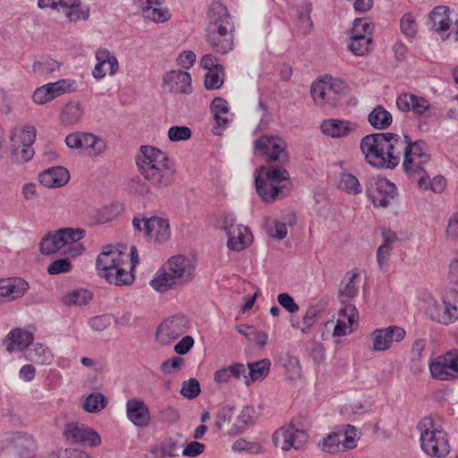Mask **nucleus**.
<instances>
[{"instance_id": "774afa93", "label": "nucleus", "mask_w": 458, "mask_h": 458, "mask_svg": "<svg viewBox=\"0 0 458 458\" xmlns=\"http://www.w3.org/2000/svg\"><path fill=\"white\" fill-rule=\"evenodd\" d=\"M233 415V407L224 406L219 409L216 416V427L221 429L224 425L228 424Z\"/></svg>"}, {"instance_id": "7ed1b4c3", "label": "nucleus", "mask_w": 458, "mask_h": 458, "mask_svg": "<svg viewBox=\"0 0 458 458\" xmlns=\"http://www.w3.org/2000/svg\"><path fill=\"white\" fill-rule=\"evenodd\" d=\"M136 163L141 175L156 189H165L174 181V169L167 155L152 146H142Z\"/></svg>"}, {"instance_id": "49530a36", "label": "nucleus", "mask_w": 458, "mask_h": 458, "mask_svg": "<svg viewBox=\"0 0 458 458\" xmlns=\"http://www.w3.org/2000/svg\"><path fill=\"white\" fill-rule=\"evenodd\" d=\"M92 299V294L85 289L73 290L63 297V301L67 306L86 305Z\"/></svg>"}, {"instance_id": "ea45409f", "label": "nucleus", "mask_w": 458, "mask_h": 458, "mask_svg": "<svg viewBox=\"0 0 458 458\" xmlns=\"http://www.w3.org/2000/svg\"><path fill=\"white\" fill-rule=\"evenodd\" d=\"M210 108L214 113L215 119L218 125L226 126L230 119L229 105L227 101L222 98H215L211 103Z\"/></svg>"}, {"instance_id": "b1692460", "label": "nucleus", "mask_w": 458, "mask_h": 458, "mask_svg": "<svg viewBox=\"0 0 458 458\" xmlns=\"http://www.w3.org/2000/svg\"><path fill=\"white\" fill-rule=\"evenodd\" d=\"M57 233L63 240L61 245L64 247V253L76 257L84 251L85 248L79 242L86 235L83 228L64 227L57 230Z\"/></svg>"}, {"instance_id": "864d4df0", "label": "nucleus", "mask_w": 458, "mask_h": 458, "mask_svg": "<svg viewBox=\"0 0 458 458\" xmlns=\"http://www.w3.org/2000/svg\"><path fill=\"white\" fill-rule=\"evenodd\" d=\"M323 80L327 83V88L334 98L335 104H337L340 96L345 91V82L343 80L334 78L331 75H325Z\"/></svg>"}, {"instance_id": "ddd939ff", "label": "nucleus", "mask_w": 458, "mask_h": 458, "mask_svg": "<svg viewBox=\"0 0 458 458\" xmlns=\"http://www.w3.org/2000/svg\"><path fill=\"white\" fill-rule=\"evenodd\" d=\"M366 194L375 207H388L397 195L395 184L386 178L371 177L366 183Z\"/></svg>"}, {"instance_id": "13d9d810", "label": "nucleus", "mask_w": 458, "mask_h": 458, "mask_svg": "<svg viewBox=\"0 0 458 458\" xmlns=\"http://www.w3.org/2000/svg\"><path fill=\"white\" fill-rule=\"evenodd\" d=\"M224 83V67L208 71L205 76V87L208 90L217 89Z\"/></svg>"}, {"instance_id": "de8ad7c7", "label": "nucleus", "mask_w": 458, "mask_h": 458, "mask_svg": "<svg viewBox=\"0 0 458 458\" xmlns=\"http://www.w3.org/2000/svg\"><path fill=\"white\" fill-rule=\"evenodd\" d=\"M342 432H333L328 434L320 444L322 450L329 454L344 451L345 449L342 443Z\"/></svg>"}, {"instance_id": "6ab92c4d", "label": "nucleus", "mask_w": 458, "mask_h": 458, "mask_svg": "<svg viewBox=\"0 0 458 458\" xmlns=\"http://www.w3.org/2000/svg\"><path fill=\"white\" fill-rule=\"evenodd\" d=\"M396 106L402 112H411L416 118H428L433 109L429 100L412 93H402L396 98Z\"/></svg>"}, {"instance_id": "c85d7f7f", "label": "nucleus", "mask_w": 458, "mask_h": 458, "mask_svg": "<svg viewBox=\"0 0 458 458\" xmlns=\"http://www.w3.org/2000/svg\"><path fill=\"white\" fill-rule=\"evenodd\" d=\"M38 180L47 188H61L68 183L70 173L64 166H53L41 172Z\"/></svg>"}, {"instance_id": "423d86ee", "label": "nucleus", "mask_w": 458, "mask_h": 458, "mask_svg": "<svg viewBox=\"0 0 458 458\" xmlns=\"http://www.w3.org/2000/svg\"><path fill=\"white\" fill-rule=\"evenodd\" d=\"M234 23L225 5L220 2L211 4L208 13L207 38L210 47L217 53L226 54L233 49Z\"/></svg>"}, {"instance_id": "2f4dec72", "label": "nucleus", "mask_w": 458, "mask_h": 458, "mask_svg": "<svg viewBox=\"0 0 458 458\" xmlns=\"http://www.w3.org/2000/svg\"><path fill=\"white\" fill-rule=\"evenodd\" d=\"M359 274L355 270L346 273L342 280L341 287L339 290V298L341 303L345 306L350 304L349 301L354 298L359 292Z\"/></svg>"}, {"instance_id": "412c9836", "label": "nucleus", "mask_w": 458, "mask_h": 458, "mask_svg": "<svg viewBox=\"0 0 458 458\" xmlns=\"http://www.w3.org/2000/svg\"><path fill=\"white\" fill-rule=\"evenodd\" d=\"M64 436L68 440L86 446H97L101 442L99 435L94 429L77 422H72L65 426Z\"/></svg>"}, {"instance_id": "20e7f679", "label": "nucleus", "mask_w": 458, "mask_h": 458, "mask_svg": "<svg viewBox=\"0 0 458 458\" xmlns=\"http://www.w3.org/2000/svg\"><path fill=\"white\" fill-rule=\"evenodd\" d=\"M194 261L183 255L171 257L149 282V285L158 293H165L190 283L195 276Z\"/></svg>"}, {"instance_id": "79ce46f5", "label": "nucleus", "mask_w": 458, "mask_h": 458, "mask_svg": "<svg viewBox=\"0 0 458 458\" xmlns=\"http://www.w3.org/2000/svg\"><path fill=\"white\" fill-rule=\"evenodd\" d=\"M61 67V63L48 56L35 61L32 64V72L37 76H47Z\"/></svg>"}, {"instance_id": "69168bd1", "label": "nucleus", "mask_w": 458, "mask_h": 458, "mask_svg": "<svg viewBox=\"0 0 458 458\" xmlns=\"http://www.w3.org/2000/svg\"><path fill=\"white\" fill-rule=\"evenodd\" d=\"M393 247H386V245H380L377 250V262L379 269L386 272L389 267V258Z\"/></svg>"}, {"instance_id": "9d476101", "label": "nucleus", "mask_w": 458, "mask_h": 458, "mask_svg": "<svg viewBox=\"0 0 458 458\" xmlns=\"http://www.w3.org/2000/svg\"><path fill=\"white\" fill-rule=\"evenodd\" d=\"M191 327L189 318L178 313L165 318L157 327L156 341L160 345H170L185 335Z\"/></svg>"}, {"instance_id": "a878e982", "label": "nucleus", "mask_w": 458, "mask_h": 458, "mask_svg": "<svg viewBox=\"0 0 458 458\" xmlns=\"http://www.w3.org/2000/svg\"><path fill=\"white\" fill-rule=\"evenodd\" d=\"M127 419L136 427H147L151 421L149 408L140 398H131L126 402Z\"/></svg>"}, {"instance_id": "f257e3e1", "label": "nucleus", "mask_w": 458, "mask_h": 458, "mask_svg": "<svg viewBox=\"0 0 458 458\" xmlns=\"http://www.w3.org/2000/svg\"><path fill=\"white\" fill-rule=\"evenodd\" d=\"M140 263L136 247L132 246L129 253L107 246L98 256V275L114 285H129L135 279L132 270Z\"/></svg>"}, {"instance_id": "9b49d317", "label": "nucleus", "mask_w": 458, "mask_h": 458, "mask_svg": "<svg viewBox=\"0 0 458 458\" xmlns=\"http://www.w3.org/2000/svg\"><path fill=\"white\" fill-rule=\"evenodd\" d=\"M219 228L226 234V245L231 250L242 251L249 247L253 241L250 229L242 225H235V219L230 215L223 216Z\"/></svg>"}, {"instance_id": "f8f14e48", "label": "nucleus", "mask_w": 458, "mask_h": 458, "mask_svg": "<svg viewBox=\"0 0 458 458\" xmlns=\"http://www.w3.org/2000/svg\"><path fill=\"white\" fill-rule=\"evenodd\" d=\"M431 377L439 381L458 380V349H452L429 361Z\"/></svg>"}, {"instance_id": "052dcab7", "label": "nucleus", "mask_w": 458, "mask_h": 458, "mask_svg": "<svg viewBox=\"0 0 458 458\" xmlns=\"http://www.w3.org/2000/svg\"><path fill=\"white\" fill-rule=\"evenodd\" d=\"M342 432V443L344 449H352L356 446V441L358 439L357 429L352 425H346L344 427Z\"/></svg>"}, {"instance_id": "37998d69", "label": "nucleus", "mask_w": 458, "mask_h": 458, "mask_svg": "<svg viewBox=\"0 0 458 458\" xmlns=\"http://www.w3.org/2000/svg\"><path fill=\"white\" fill-rule=\"evenodd\" d=\"M62 238L59 237L57 231L47 233L41 240L39 249L42 254L51 255L64 250Z\"/></svg>"}, {"instance_id": "338daca9", "label": "nucleus", "mask_w": 458, "mask_h": 458, "mask_svg": "<svg viewBox=\"0 0 458 458\" xmlns=\"http://www.w3.org/2000/svg\"><path fill=\"white\" fill-rule=\"evenodd\" d=\"M191 136L190 128L186 126H172L168 130V138L172 141L189 140Z\"/></svg>"}, {"instance_id": "0eeeda50", "label": "nucleus", "mask_w": 458, "mask_h": 458, "mask_svg": "<svg viewBox=\"0 0 458 458\" xmlns=\"http://www.w3.org/2000/svg\"><path fill=\"white\" fill-rule=\"evenodd\" d=\"M289 173L282 167L260 166L255 173L257 193L265 202H273L284 194Z\"/></svg>"}, {"instance_id": "603ef678", "label": "nucleus", "mask_w": 458, "mask_h": 458, "mask_svg": "<svg viewBox=\"0 0 458 458\" xmlns=\"http://www.w3.org/2000/svg\"><path fill=\"white\" fill-rule=\"evenodd\" d=\"M65 16L71 22H78L80 21H87L89 17V8L79 3L73 4L72 7L65 11Z\"/></svg>"}, {"instance_id": "4be33fe9", "label": "nucleus", "mask_w": 458, "mask_h": 458, "mask_svg": "<svg viewBox=\"0 0 458 458\" xmlns=\"http://www.w3.org/2000/svg\"><path fill=\"white\" fill-rule=\"evenodd\" d=\"M163 87L170 92L190 95L192 92L191 76L181 70L169 71L163 77Z\"/></svg>"}, {"instance_id": "a18cd8bd", "label": "nucleus", "mask_w": 458, "mask_h": 458, "mask_svg": "<svg viewBox=\"0 0 458 458\" xmlns=\"http://www.w3.org/2000/svg\"><path fill=\"white\" fill-rule=\"evenodd\" d=\"M107 405L106 397L101 393H92L88 395L82 404L83 409L90 413H97Z\"/></svg>"}, {"instance_id": "09e8293b", "label": "nucleus", "mask_w": 458, "mask_h": 458, "mask_svg": "<svg viewBox=\"0 0 458 458\" xmlns=\"http://www.w3.org/2000/svg\"><path fill=\"white\" fill-rule=\"evenodd\" d=\"M55 98L64 94L76 92L79 89L78 82L74 79H61L55 82H49Z\"/></svg>"}, {"instance_id": "3c124183", "label": "nucleus", "mask_w": 458, "mask_h": 458, "mask_svg": "<svg viewBox=\"0 0 458 458\" xmlns=\"http://www.w3.org/2000/svg\"><path fill=\"white\" fill-rule=\"evenodd\" d=\"M55 98H56L49 82L37 88L32 94V101L36 105H45Z\"/></svg>"}, {"instance_id": "680f3d73", "label": "nucleus", "mask_w": 458, "mask_h": 458, "mask_svg": "<svg viewBox=\"0 0 458 458\" xmlns=\"http://www.w3.org/2000/svg\"><path fill=\"white\" fill-rule=\"evenodd\" d=\"M267 230L269 236L283 240L287 234V227L285 223L277 220H271L267 223Z\"/></svg>"}, {"instance_id": "4d7b16f0", "label": "nucleus", "mask_w": 458, "mask_h": 458, "mask_svg": "<svg viewBox=\"0 0 458 458\" xmlns=\"http://www.w3.org/2000/svg\"><path fill=\"white\" fill-rule=\"evenodd\" d=\"M143 15L155 22H164L171 17L169 11L164 8L163 4H158V6L154 7H145Z\"/></svg>"}, {"instance_id": "473e14b6", "label": "nucleus", "mask_w": 458, "mask_h": 458, "mask_svg": "<svg viewBox=\"0 0 458 458\" xmlns=\"http://www.w3.org/2000/svg\"><path fill=\"white\" fill-rule=\"evenodd\" d=\"M36 128L31 125L21 129H15L11 135V149L13 153L18 154L22 146H32L36 140Z\"/></svg>"}, {"instance_id": "393cba45", "label": "nucleus", "mask_w": 458, "mask_h": 458, "mask_svg": "<svg viewBox=\"0 0 458 458\" xmlns=\"http://www.w3.org/2000/svg\"><path fill=\"white\" fill-rule=\"evenodd\" d=\"M95 57L98 61L92 70V76L100 80L107 73L114 75L119 71V63L114 53L106 48H98L95 52Z\"/></svg>"}, {"instance_id": "4c0bfd02", "label": "nucleus", "mask_w": 458, "mask_h": 458, "mask_svg": "<svg viewBox=\"0 0 458 458\" xmlns=\"http://www.w3.org/2000/svg\"><path fill=\"white\" fill-rule=\"evenodd\" d=\"M369 124L377 130L388 128L393 122L392 114L382 106H377L369 114Z\"/></svg>"}, {"instance_id": "58836bf2", "label": "nucleus", "mask_w": 458, "mask_h": 458, "mask_svg": "<svg viewBox=\"0 0 458 458\" xmlns=\"http://www.w3.org/2000/svg\"><path fill=\"white\" fill-rule=\"evenodd\" d=\"M271 362L268 359H263L247 365V376L250 385L256 381L263 380L269 373Z\"/></svg>"}, {"instance_id": "7c9ffc66", "label": "nucleus", "mask_w": 458, "mask_h": 458, "mask_svg": "<svg viewBox=\"0 0 458 458\" xmlns=\"http://www.w3.org/2000/svg\"><path fill=\"white\" fill-rule=\"evenodd\" d=\"M233 378L243 379L247 386H250V380L247 376L246 366L242 363H234L231 366L222 368L214 373V380L218 384L228 383Z\"/></svg>"}, {"instance_id": "e2e57ef3", "label": "nucleus", "mask_w": 458, "mask_h": 458, "mask_svg": "<svg viewBox=\"0 0 458 458\" xmlns=\"http://www.w3.org/2000/svg\"><path fill=\"white\" fill-rule=\"evenodd\" d=\"M72 270V263L69 259H58L51 262L47 267L49 275L68 273Z\"/></svg>"}, {"instance_id": "c9c22d12", "label": "nucleus", "mask_w": 458, "mask_h": 458, "mask_svg": "<svg viewBox=\"0 0 458 458\" xmlns=\"http://www.w3.org/2000/svg\"><path fill=\"white\" fill-rule=\"evenodd\" d=\"M310 93L314 102L318 106L329 105L334 106L336 105L323 78L312 83Z\"/></svg>"}, {"instance_id": "1a4fd4ad", "label": "nucleus", "mask_w": 458, "mask_h": 458, "mask_svg": "<svg viewBox=\"0 0 458 458\" xmlns=\"http://www.w3.org/2000/svg\"><path fill=\"white\" fill-rule=\"evenodd\" d=\"M455 292L450 295L444 296L441 301L429 296L426 301V312L430 319L443 324L449 325L458 319V298Z\"/></svg>"}, {"instance_id": "39448f33", "label": "nucleus", "mask_w": 458, "mask_h": 458, "mask_svg": "<svg viewBox=\"0 0 458 458\" xmlns=\"http://www.w3.org/2000/svg\"><path fill=\"white\" fill-rule=\"evenodd\" d=\"M402 148L397 150L396 155L401 161L403 171L412 180L417 181L420 190L426 191L428 188V175L426 171V165L429 163L431 156L428 153V148L425 141L420 140L412 141L405 134H402Z\"/></svg>"}, {"instance_id": "e433bc0d", "label": "nucleus", "mask_w": 458, "mask_h": 458, "mask_svg": "<svg viewBox=\"0 0 458 458\" xmlns=\"http://www.w3.org/2000/svg\"><path fill=\"white\" fill-rule=\"evenodd\" d=\"M322 310V308L318 304L310 305L302 317L301 323H298L297 325L292 323V327L299 328L304 335L310 333L320 318Z\"/></svg>"}, {"instance_id": "c03bdc74", "label": "nucleus", "mask_w": 458, "mask_h": 458, "mask_svg": "<svg viewBox=\"0 0 458 458\" xmlns=\"http://www.w3.org/2000/svg\"><path fill=\"white\" fill-rule=\"evenodd\" d=\"M371 44L372 38L350 35V42L348 47L353 55L362 56L370 51Z\"/></svg>"}, {"instance_id": "cd10ccee", "label": "nucleus", "mask_w": 458, "mask_h": 458, "mask_svg": "<svg viewBox=\"0 0 458 458\" xmlns=\"http://www.w3.org/2000/svg\"><path fill=\"white\" fill-rule=\"evenodd\" d=\"M28 289V283L21 277L0 279V304L22 297Z\"/></svg>"}, {"instance_id": "f704fd0d", "label": "nucleus", "mask_w": 458, "mask_h": 458, "mask_svg": "<svg viewBox=\"0 0 458 458\" xmlns=\"http://www.w3.org/2000/svg\"><path fill=\"white\" fill-rule=\"evenodd\" d=\"M24 358L38 365H48L52 362L54 355L47 345L37 343L24 352Z\"/></svg>"}, {"instance_id": "8fccbe9b", "label": "nucleus", "mask_w": 458, "mask_h": 458, "mask_svg": "<svg viewBox=\"0 0 458 458\" xmlns=\"http://www.w3.org/2000/svg\"><path fill=\"white\" fill-rule=\"evenodd\" d=\"M123 210L122 205L114 203L109 206L103 207L97 211L95 222L97 224H105L114 219Z\"/></svg>"}, {"instance_id": "dca6fc26", "label": "nucleus", "mask_w": 458, "mask_h": 458, "mask_svg": "<svg viewBox=\"0 0 458 458\" xmlns=\"http://www.w3.org/2000/svg\"><path fill=\"white\" fill-rule=\"evenodd\" d=\"M254 153L267 161L284 162L288 159L285 141L276 136H261L254 143Z\"/></svg>"}, {"instance_id": "c756f323", "label": "nucleus", "mask_w": 458, "mask_h": 458, "mask_svg": "<svg viewBox=\"0 0 458 458\" xmlns=\"http://www.w3.org/2000/svg\"><path fill=\"white\" fill-rule=\"evenodd\" d=\"M339 316L334 328V335L344 336L352 332V327L358 319V310L353 304H346L341 308Z\"/></svg>"}, {"instance_id": "f3484780", "label": "nucleus", "mask_w": 458, "mask_h": 458, "mask_svg": "<svg viewBox=\"0 0 458 458\" xmlns=\"http://www.w3.org/2000/svg\"><path fill=\"white\" fill-rule=\"evenodd\" d=\"M132 225L135 229L143 232L146 236L156 242H165L171 235L169 222L165 218L158 216L133 218Z\"/></svg>"}, {"instance_id": "bb28decb", "label": "nucleus", "mask_w": 458, "mask_h": 458, "mask_svg": "<svg viewBox=\"0 0 458 458\" xmlns=\"http://www.w3.org/2000/svg\"><path fill=\"white\" fill-rule=\"evenodd\" d=\"M357 129L358 124L349 120L327 119L320 124L322 133L334 139L347 137L355 132Z\"/></svg>"}, {"instance_id": "72a5a7b5", "label": "nucleus", "mask_w": 458, "mask_h": 458, "mask_svg": "<svg viewBox=\"0 0 458 458\" xmlns=\"http://www.w3.org/2000/svg\"><path fill=\"white\" fill-rule=\"evenodd\" d=\"M84 106L80 101H70L61 109L59 119L66 125L79 123L84 115Z\"/></svg>"}, {"instance_id": "f03ea898", "label": "nucleus", "mask_w": 458, "mask_h": 458, "mask_svg": "<svg viewBox=\"0 0 458 458\" xmlns=\"http://www.w3.org/2000/svg\"><path fill=\"white\" fill-rule=\"evenodd\" d=\"M402 134L378 132L360 140V150L366 162L376 168L394 169L399 165L397 150H401Z\"/></svg>"}, {"instance_id": "5701e85b", "label": "nucleus", "mask_w": 458, "mask_h": 458, "mask_svg": "<svg viewBox=\"0 0 458 458\" xmlns=\"http://www.w3.org/2000/svg\"><path fill=\"white\" fill-rule=\"evenodd\" d=\"M34 341V332L23 327L13 328L4 337L3 344L5 350L12 353L13 352H25Z\"/></svg>"}, {"instance_id": "a19ab883", "label": "nucleus", "mask_w": 458, "mask_h": 458, "mask_svg": "<svg viewBox=\"0 0 458 458\" xmlns=\"http://www.w3.org/2000/svg\"><path fill=\"white\" fill-rule=\"evenodd\" d=\"M338 188L350 195H359L362 192V186L358 178L350 173H341Z\"/></svg>"}, {"instance_id": "a211bd4d", "label": "nucleus", "mask_w": 458, "mask_h": 458, "mask_svg": "<svg viewBox=\"0 0 458 458\" xmlns=\"http://www.w3.org/2000/svg\"><path fill=\"white\" fill-rule=\"evenodd\" d=\"M65 144L70 148L83 149L90 156H98L105 152V140L90 132L76 131L65 138Z\"/></svg>"}, {"instance_id": "6e6552de", "label": "nucleus", "mask_w": 458, "mask_h": 458, "mask_svg": "<svg viewBox=\"0 0 458 458\" xmlns=\"http://www.w3.org/2000/svg\"><path fill=\"white\" fill-rule=\"evenodd\" d=\"M417 428L420 434V446L425 454L435 457H444L449 454L447 434L432 417L421 419Z\"/></svg>"}, {"instance_id": "5fc2aeb1", "label": "nucleus", "mask_w": 458, "mask_h": 458, "mask_svg": "<svg viewBox=\"0 0 458 458\" xmlns=\"http://www.w3.org/2000/svg\"><path fill=\"white\" fill-rule=\"evenodd\" d=\"M400 29L405 37L414 38L418 32V23L415 15L411 13H404L400 21Z\"/></svg>"}, {"instance_id": "4468645a", "label": "nucleus", "mask_w": 458, "mask_h": 458, "mask_svg": "<svg viewBox=\"0 0 458 458\" xmlns=\"http://www.w3.org/2000/svg\"><path fill=\"white\" fill-rule=\"evenodd\" d=\"M432 29L443 39L458 41V16L454 20L450 17L447 6L438 5L428 15Z\"/></svg>"}, {"instance_id": "bf43d9fd", "label": "nucleus", "mask_w": 458, "mask_h": 458, "mask_svg": "<svg viewBox=\"0 0 458 458\" xmlns=\"http://www.w3.org/2000/svg\"><path fill=\"white\" fill-rule=\"evenodd\" d=\"M373 26L366 19H356L351 30L350 35L352 36H364L366 38H372Z\"/></svg>"}, {"instance_id": "6e6d98bb", "label": "nucleus", "mask_w": 458, "mask_h": 458, "mask_svg": "<svg viewBox=\"0 0 458 458\" xmlns=\"http://www.w3.org/2000/svg\"><path fill=\"white\" fill-rule=\"evenodd\" d=\"M232 450L238 453L260 454L263 452V447L258 442L240 438L233 444Z\"/></svg>"}, {"instance_id": "2eb2a0df", "label": "nucleus", "mask_w": 458, "mask_h": 458, "mask_svg": "<svg viewBox=\"0 0 458 458\" xmlns=\"http://www.w3.org/2000/svg\"><path fill=\"white\" fill-rule=\"evenodd\" d=\"M272 440L274 445L283 451H289L292 448L298 450L308 442L309 435L306 430L299 429L295 421L292 420L289 425L278 428L273 434Z\"/></svg>"}, {"instance_id": "aec40b11", "label": "nucleus", "mask_w": 458, "mask_h": 458, "mask_svg": "<svg viewBox=\"0 0 458 458\" xmlns=\"http://www.w3.org/2000/svg\"><path fill=\"white\" fill-rule=\"evenodd\" d=\"M406 331L398 326L377 328L371 333L372 349L376 352L389 350L394 343L404 339Z\"/></svg>"}, {"instance_id": "0e129e2a", "label": "nucleus", "mask_w": 458, "mask_h": 458, "mask_svg": "<svg viewBox=\"0 0 458 458\" xmlns=\"http://www.w3.org/2000/svg\"><path fill=\"white\" fill-rule=\"evenodd\" d=\"M200 393V386L196 378L184 381L182 386L181 394L189 399L197 397Z\"/></svg>"}]
</instances>
